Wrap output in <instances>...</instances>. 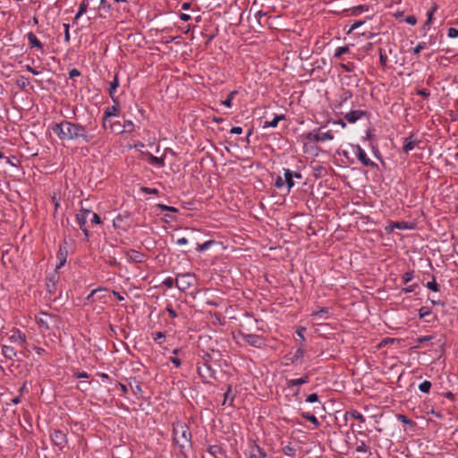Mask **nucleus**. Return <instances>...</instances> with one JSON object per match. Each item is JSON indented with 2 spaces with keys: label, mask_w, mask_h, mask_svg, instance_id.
<instances>
[{
  "label": "nucleus",
  "mask_w": 458,
  "mask_h": 458,
  "mask_svg": "<svg viewBox=\"0 0 458 458\" xmlns=\"http://www.w3.org/2000/svg\"><path fill=\"white\" fill-rule=\"evenodd\" d=\"M96 129L97 124H93L91 122L86 125H81L68 121V140H76L81 139L83 142L89 143L95 138V134L93 132Z\"/></svg>",
  "instance_id": "nucleus-1"
},
{
  "label": "nucleus",
  "mask_w": 458,
  "mask_h": 458,
  "mask_svg": "<svg viewBox=\"0 0 458 458\" xmlns=\"http://www.w3.org/2000/svg\"><path fill=\"white\" fill-rule=\"evenodd\" d=\"M174 441L181 447H184L185 444H190L191 439V433L185 424H177L174 428Z\"/></svg>",
  "instance_id": "nucleus-2"
},
{
  "label": "nucleus",
  "mask_w": 458,
  "mask_h": 458,
  "mask_svg": "<svg viewBox=\"0 0 458 458\" xmlns=\"http://www.w3.org/2000/svg\"><path fill=\"white\" fill-rule=\"evenodd\" d=\"M323 127L315 129L310 132L305 133L304 138L310 142H323L334 140L332 131H322Z\"/></svg>",
  "instance_id": "nucleus-3"
},
{
  "label": "nucleus",
  "mask_w": 458,
  "mask_h": 458,
  "mask_svg": "<svg viewBox=\"0 0 458 458\" xmlns=\"http://www.w3.org/2000/svg\"><path fill=\"white\" fill-rule=\"evenodd\" d=\"M194 281L195 278L191 274H182L177 276L175 285L179 291L185 293L193 285Z\"/></svg>",
  "instance_id": "nucleus-4"
},
{
  "label": "nucleus",
  "mask_w": 458,
  "mask_h": 458,
  "mask_svg": "<svg viewBox=\"0 0 458 458\" xmlns=\"http://www.w3.org/2000/svg\"><path fill=\"white\" fill-rule=\"evenodd\" d=\"M50 439L53 445L57 446L60 451H63L68 443L67 434L64 430H54L50 434Z\"/></svg>",
  "instance_id": "nucleus-5"
},
{
  "label": "nucleus",
  "mask_w": 458,
  "mask_h": 458,
  "mask_svg": "<svg viewBox=\"0 0 458 458\" xmlns=\"http://www.w3.org/2000/svg\"><path fill=\"white\" fill-rule=\"evenodd\" d=\"M8 341L21 347L26 345V335L18 328H13L8 334Z\"/></svg>",
  "instance_id": "nucleus-6"
},
{
  "label": "nucleus",
  "mask_w": 458,
  "mask_h": 458,
  "mask_svg": "<svg viewBox=\"0 0 458 458\" xmlns=\"http://www.w3.org/2000/svg\"><path fill=\"white\" fill-rule=\"evenodd\" d=\"M67 127H68V121H62L59 123H54L51 126V130L55 134L57 135V137L62 140H68V132H67Z\"/></svg>",
  "instance_id": "nucleus-7"
},
{
  "label": "nucleus",
  "mask_w": 458,
  "mask_h": 458,
  "mask_svg": "<svg viewBox=\"0 0 458 458\" xmlns=\"http://www.w3.org/2000/svg\"><path fill=\"white\" fill-rule=\"evenodd\" d=\"M198 372L199 376L205 380H209L216 377V370L211 367L210 364L207 362H204L198 367Z\"/></svg>",
  "instance_id": "nucleus-8"
},
{
  "label": "nucleus",
  "mask_w": 458,
  "mask_h": 458,
  "mask_svg": "<svg viewBox=\"0 0 458 458\" xmlns=\"http://www.w3.org/2000/svg\"><path fill=\"white\" fill-rule=\"evenodd\" d=\"M91 214L89 209H81L76 215V222L80 225V228L83 231L84 234L89 237V231L86 228V223L88 216Z\"/></svg>",
  "instance_id": "nucleus-9"
},
{
  "label": "nucleus",
  "mask_w": 458,
  "mask_h": 458,
  "mask_svg": "<svg viewBox=\"0 0 458 458\" xmlns=\"http://www.w3.org/2000/svg\"><path fill=\"white\" fill-rule=\"evenodd\" d=\"M354 148H355V155H356L358 160L363 165H365V166H374L375 165V163L368 157L365 150L360 146L356 145L354 147Z\"/></svg>",
  "instance_id": "nucleus-10"
},
{
  "label": "nucleus",
  "mask_w": 458,
  "mask_h": 458,
  "mask_svg": "<svg viewBox=\"0 0 458 458\" xmlns=\"http://www.w3.org/2000/svg\"><path fill=\"white\" fill-rule=\"evenodd\" d=\"M367 115V112L363 110H351L344 114L345 120L350 123H354L357 121Z\"/></svg>",
  "instance_id": "nucleus-11"
},
{
  "label": "nucleus",
  "mask_w": 458,
  "mask_h": 458,
  "mask_svg": "<svg viewBox=\"0 0 458 458\" xmlns=\"http://www.w3.org/2000/svg\"><path fill=\"white\" fill-rule=\"evenodd\" d=\"M127 216L123 215H117L113 220V225L115 229H120L122 231L126 232L129 229V225L127 223Z\"/></svg>",
  "instance_id": "nucleus-12"
},
{
  "label": "nucleus",
  "mask_w": 458,
  "mask_h": 458,
  "mask_svg": "<svg viewBox=\"0 0 458 458\" xmlns=\"http://www.w3.org/2000/svg\"><path fill=\"white\" fill-rule=\"evenodd\" d=\"M243 340L251 346L260 348L263 344L261 336L254 334H247L243 335Z\"/></svg>",
  "instance_id": "nucleus-13"
},
{
  "label": "nucleus",
  "mask_w": 458,
  "mask_h": 458,
  "mask_svg": "<svg viewBox=\"0 0 458 458\" xmlns=\"http://www.w3.org/2000/svg\"><path fill=\"white\" fill-rule=\"evenodd\" d=\"M26 36L29 40L30 47L31 48H38V50H40L41 53H44L43 44L39 41V39L33 32H29Z\"/></svg>",
  "instance_id": "nucleus-14"
},
{
  "label": "nucleus",
  "mask_w": 458,
  "mask_h": 458,
  "mask_svg": "<svg viewBox=\"0 0 458 458\" xmlns=\"http://www.w3.org/2000/svg\"><path fill=\"white\" fill-rule=\"evenodd\" d=\"M56 258L58 260V264L56 265L55 268L59 269L62 267H64L66 262L67 250L65 247L60 246Z\"/></svg>",
  "instance_id": "nucleus-15"
},
{
  "label": "nucleus",
  "mask_w": 458,
  "mask_h": 458,
  "mask_svg": "<svg viewBox=\"0 0 458 458\" xmlns=\"http://www.w3.org/2000/svg\"><path fill=\"white\" fill-rule=\"evenodd\" d=\"M416 144V139L413 137V135H411L403 139V149L405 153H408L415 148Z\"/></svg>",
  "instance_id": "nucleus-16"
},
{
  "label": "nucleus",
  "mask_w": 458,
  "mask_h": 458,
  "mask_svg": "<svg viewBox=\"0 0 458 458\" xmlns=\"http://www.w3.org/2000/svg\"><path fill=\"white\" fill-rule=\"evenodd\" d=\"M250 458H267V454L262 447L255 445L251 448Z\"/></svg>",
  "instance_id": "nucleus-17"
},
{
  "label": "nucleus",
  "mask_w": 458,
  "mask_h": 458,
  "mask_svg": "<svg viewBox=\"0 0 458 458\" xmlns=\"http://www.w3.org/2000/svg\"><path fill=\"white\" fill-rule=\"evenodd\" d=\"M114 105L111 106H108L105 109L104 111V115H106V117H116L118 116L119 114V103L118 101L116 100V102H114Z\"/></svg>",
  "instance_id": "nucleus-18"
},
{
  "label": "nucleus",
  "mask_w": 458,
  "mask_h": 458,
  "mask_svg": "<svg viewBox=\"0 0 458 458\" xmlns=\"http://www.w3.org/2000/svg\"><path fill=\"white\" fill-rule=\"evenodd\" d=\"M284 181L286 184L288 191L294 186L293 177L292 171L289 168H284Z\"/></svg>",
  "instance_id": "nucleus-19"
},
{
  "label": "nucleus",
  "mask_w": 458,
  "mask_h": 458,
  "mask_svg": "<svg viewBox=\"0 0 458 458\" xmlns=\"http://www.w3.org/2000/svg\"><path fill=\"white\" fill-rule=\"evenodd\" d=\"M126 257L131 261L141 262L143 260L144 255L135 250H130L127 251Z\"/></svg>",
  "instance_id": "nucleus-20"
},
{
  "label": "nucleus",
  "mask_w": 458,
  "mask_h": 458,
  "mask_svg": "<svg viewBox=\"0 0 458 458\" xmlns=\"http://www.w3.org/2000/svg\"><path fill=\"white\" fill-rule=\"evenodd\" d=\"M2 354L8 360H12L17 355L16 350L10 345L4 344L2 346Z\"/></svg>",
  "instance_id": "nucleus-21"
},
{
  "label": "nucleus",
  "mask_w": 458,
  "mask_h": 458,
  "mask_svg": "<svg viewBox=\"0 0 458 458\" xmlns=\"http://www.w3.org/2000/svg\"><path fill=\"white\" fill-rule=\"evenodd\" d=\"M148 159L150 165H156L157 167H163L165 165V157H155L150 153H148Z\"/></svg>",
  "instance_id": "nucleus-22"
},
{
  "label": "nucleus",
  "mask_w": 458,
  "mask_h": 458,
  "mask_svg": "<svg viewBox=\"0 0 458 458\" xmlns=\"http://www.w3.org/2000/svg\"><path fill=\"white\" fill-rule=\"evenodd\" d=\"M309 382V375H305L300 378L287 380V387L292 388L296 386L303 385Z\"/></svg>",
  "instance_id": "nucleus-23"
},
{
  "label": "nucleus",
  "mask_w": 458,
  "mask_h": 458,
  "mask_svg": "<svg viewBox=\"0 0 458 458\" xmlns=\"http://www.w3.org/2000/svg\"><path fill=\"white\" fill-rule=\"evenodd\" d=\"M285 116L284 114L276 115L271 121L264 122L263 128H276L278 125V123L282 120H284Z\"/></svg>",
  "instance_id": "nucleus-24"
},
{
  "label": "nucleus",
  "mask_w": 458,
  "mask_h": 458,
  "mask_svg": "<svg viewBox=\"0 0 458 458\" xmlns=\"http://www.w3.org/2000/svg\"><path fill=\"white\" fill-rule=\"evenodd\" d=\"M352 98V93L349 89H344L341 95L339 96V104L338 107H342L348 100Z\"/></svg>",
  "instance_id": "nucleus-25"
},
{
  "label": "nucleus",
  "mask_w": 458,
  "mask_h": 458,
  "mask_svg": "<svg viewBox=\"0 0 458 458\" xmlns=\"http://www.w3.org/2000/svg\"><path fill=\"white\" fill-rule=\"evenodd\" d=\"M118 86H119V81H118L117 76L115 75L114 78V81L112 82H110V87H109V96L114 102H116V98L114 95H115V91H116Z\"/></svg>",
  "instance_id": "nucleus-26"
},
{
  "label": "nucleus",
  "mask_w": 458,
  "mask_h": 458,
  "mask_svg": "<svg viewBox=\"0 0 458 458\" xmlns=\"http://www.w3.org/2000/svg\"><path fill=\"white\" fill-rule=\"evenodd\" d=\"M369 11V7L365 4H360L350 9V15L358 16L360 13Z\"/></svg>",
  "instance_id": "nucleus-27"
},
{
  "label": "nucleus",
  "mask_w": 458,
  "mask_h": 458,
  "mask_svg": "<svg viewBox=\"0 0 458 458\" xmlns=\"http://www.w3.org/2000/svg\"><path fill=\"white\" fill-rule=\"evenodd\" d=\"M369 448L367 445V444L365 443V441L357 439V441L355 443V451L357 453L366 454L369 452Z\"/></svg>",
  "instance_id": "nucleus-28"
},
{
  "label": "nucleus",
  "mask_w": 458,
  "mask_h": 458,
  "mask_svg": "<svg viewBox=\"0 0 458 458\" xmlns=\"http://www.w3.org/2000/svg\"><path fill=\"white\" fill-rule=\"evenodd\" d=\"M301 416L303 419H305V420H307L310 421V422H311L315 427H318V426L320 425V423H319L318 420L317 419V417H316L314 414H311V413H310V412L302 411V412L301 413Z\"/></svg>",
  "instance_id": "nucleus-29"
},
{
  "label": "nucleus",
  "mask_w": 458,
  "mask_h": 458,
  "mask_svg": "<svg viewBox=\"0 0 458 458\" xmlns=\"http://www.w3.org/2000/svg\"><path fill=\"white\" fill-rule=\"evenodd\" d=\"M237 94H238L237 90L231 91L229 93V95L227 96L226 99H225L224 101L221 102L222 105H224L225 106H226L228 108H231L233 106V100Z\"/></svg>",
  "instance_id": "nucleus-30"
},
{
  "label": "nucleus",
  "mask_w": 458,
  "mask_h": 458,
  "mask_svg": "<svg viewBox=\"0 0 458 458\" xmlns=\"http://www.w3.org/2000/svg\"><path fill=\"white\" fill-rule=\"evenodd\" d=\"M437 5L436 4H434V5L431 7V9L428 11V13H427L428 18L423 25L424 29L426 28V26L429 25L432 22L433 14L437 11Z\"/></svg>",
  "instance_id": "nucleus-31"
},
{
  "label": "nucleus",
  "mask_w": 458,
  "mask_h": 458,
  "mask_svg": "<svg viewBox=\"0 0 458 458\" xmlns=\"http://www.w3.org/2000/svg\"><path fill=\"white\" fill-rule=\"evenodd\" d=\"M208 452L213 458H215L218 454H224L223 449L216 445H210L208 449Z\"/></svg>",
  "instance_id": "nucleus-32"
},
{
  "label": "nucleus",
  "mask_w": 458,
  "mask_h": 458,
  "mask_svg": "<svg viewBox=\"0 0 458 458\" xmlns=\"http://www.w3.org/2000/svg\"><path fill=\"white\" fill-rule=\"evenodd\" d=\"M345 416H350L351 418L358 420H360L362 423L365 421L364 416L360 411H358L356 410H352V411H351L349 412H346Z\"/></svg>",
  "instance_id": "nucleus-33"
},
{
  "label": "nucleus",
  "mask_w": 458,
  "mask_h": 458,
  "mask_svg": "<svg viewBox=\"0 0 458 458\" xmlns=\"http://www.w3.org/2000/svg\"><path fill=\"white\" fill-rule=\"evenodd\" d=\"M109 117H106V115H103V119H102V125H103V128L104 129H109L110 131H115V128H114V123H111L109 121Z\"/></svg>",
  "instance_id": "nucleus-34"
},
{
  "label": "nucleus",
  "mask_w": 458,
  "mask_h": 458,
  "mask_svg": "<svg viewBox=\"0 0 458 458\" xmlns=\"http://www.w3.org/2000/svg\"><path fill=\"white\" fill-rule=\"evenodd\" d=\"M349 47H338L335 50L334 57L340 58L344 54L349 53Z\"/></svg>",
  "instance_id": "nucleus-35"
},
{
  "label": "nucleus",
  "mask_w": 458,
  "mask_h": 458,
  "mask_svg": "<svg viewBox=\"0 0 458 458\" xmlns=\"http://www.w3.org/2000/svg\"><path fill=\"white\" fill-rule=\"evenodd\" d=\"M214 244V241H207L201 244H197L196 250L199 252L208 250Z\"/></svg>",
  "instance_id": "nucleus-36"
},
{
  "label": "nucleus",
  "mask_w": 458,
  "mask_h": 458,
  "mask_svg": "<svg viewBox=\"0 0 458 458\" xmlns=\"http://www.w3.org/2000/svg\"><path fill=\"white\" fill-rule=\"evenodd\" d=\"M431 382L430 381H428V380H424L423 382H421L420 385H419V389L420 391H421L422 393H428L430 391V388H431Z\"/></svg>",
  "instance_id": "nucleus-37"
},
{
  "label": "nucleus",
  "mask_w": 458,
  "mask_h": 458,
  "mask_svg": "<svg viewBox=\"0 0 458 458\" xmlns=\"http://www.w3.org/2000/svg\"><path fill=\"white\" fill-rule=\"evenodd\" d=\"M282 451L287 456H294L296 454V449L291 445L284 446Z\"/></svg>",
  "instance_id": "nucleus-38"
},
{
  "label": "nucleus",
  "mask_w": 458,
  "mask_h": 458,
  "mask_svg": "<svg viewBox=\"0 0 458 458\" xmlns=\"http://www.w3.org/2000/svg\"><path fill=\"white\" fill-rule=\"evenodd\" d=\"M122 127L123 130L118 131L119 133L123 132L124 130L129 132H131L134 130V124L131 120H124V123Z\"/></svg>",
  "instance_id": "nucleus-39"
},
{
  "label": "nucleus",
  "mask_w": 458,
  "mask_h": 458,
  "mask_svg": "<svg viewBox=\"0 0 458 458\" xmlns=\"http://www.w3.org/2000/svg\"><path fill=\"white\" fill-rule=\"evenodd\" d=\"M304 355H305V351L301 346H300L299 348H297V350L295 351V352L293 354V362H295L298 360L303 358Z\"/></svg>",
  "instance_id": "nucleus-40"
},
{
  "label": "nucleus",
  "mask_w": 458,
  "mask_h": 458,
  "mask_svg": "<svg viewBox=\"0 0 458 458\" xmlns=\"http://www.w3.org/2000/svg\"><path fill=\"white\" fill-rule=\"evenodd\" d=\"M340 67L346 72H352L355 69V64L353 63L341 64Z\"/></svg>",
  "instance_id": "nucleus-41"
},
{
  "label": "nucleus",
  "mask_w": 458,
  "mask_h": 458,
  "mask_svg": "<svg viewBox=\"0 0 458 458\" xmlns=\"http://www.w3.org/2000/svg\"><path fill=\"white\" fill-rule=\"evenodd\" d=\"M426 47H427L426 43L420 42L412 49V53H413V55L418 56L420 55V51L425 49Z\"/></svg>",
  "instance_id": "nucleus-42"
},
{
  "label": "nucleus",
  "mask_w": 458,
  "mask_h": 458,
  "mask_svg": "<svg viewBox=\"0 0 458 458\" xmlns=\"http://www.w3.org/2000/svg\"><path fill=\"white\" fill-rule=\"evenodd\" d=\"M366 21H355L350 27V29L347 31V34L352 33L353 30L358 29L359 27L362 26Z\"/></svg>",
  "instance_id": "nucleus-43"
},
{
  "label": "nucleus",
  "mask_w": 458,
  "mask_h": 458,
  "mask_svg": "<svg viewBox=\"0 0 458 458\" xmlns=\"http://www.w3.org/2000/svg\"><path fill=\"white\" fill-rule=\"evenodd\" d=\"M88 6H89L88 0H83L79 6V10H78L79 15H83L87 12Z\"/></svg>",
  "instance_id": "nucleus-44"
},
{
  "label": "nucleus",
  "mask_w": 458,
  "mask_h": 458,
  "mask_svg": "<svg viewBox=\"0 0 458 458\" xmlns=\"http://www.w3.org/2000/svg\"><path fill=\"white\" fill-rule=\"evenodd\" d=\"M427 287L433 292L439 291L438 284H437L436 279L434 277H433L432 281H429L427 283Z\"/></svg>",
  "instance_id": "nucleus-45"
},
{
  "label": "nucleus",
  "mask_w": 458,
  "mask_h": 458,
  "mask_svg": "<svg viewBox=\"0 0 458 458\" xmlns=\"http://www.w3.org/2000/svg\"><path fill=\"white\" fill-rule=\"evenodd\" d=\"M157 208L162 211L178 212V209L174 207L166 206L165 204H158Z\"/></svg>",
  "instance_id": "nucleus-46"
},
{
  "label": "nucleus",
  "mask_w": 458,
  "mask_h": 458,
  "mask_svg": "<svg viewBox=\"0 0 458 458\" xmlns=\"http://www.w3.org/2000/svg\"><path fill=\"white\" fill-rule=\"evenodd\" d=\"M63 27H64V41L66 43H69L71 40V36H70V31H69L70 26L67 23H64Z\"/></svg>",
  "instance_id": "nucleus-47"
},
{
  "label": "nucleus",
  "mask_w": 458,
  "mask_h": 458,
  "mask_svg": "<svg viewBox=\"0 0 458 458\" xmlns=\"http://www.w3.org/2000/svg\"><path fill=\"white\" fill-rule=\"evenodd\" d=\"M414 277V275H413V272L412 271H408L406 273L403 274V282L404 284H408L409 282H411Z\"/></svg>",
  "instance_id": "nucleus-48"
},
{
  "label": "nucleus",
  "mask_w": 458,
  "mask_h": 458,
  "mask_svg": "<svg viewBox=\"0 0 458 458\" xmlns=\"http://www.w3.org/2000/svg\"><path fill=\"white\" fill-rule=\"evenodd\" d=\"M327 312H328V310H327V308H320V309H318V310H314V311L312 312V316H314V317H318V318H322V316H323L324 314H327Z\"/></svg>",
  "instance_id": "nucleus-49"
},
{
  "label": "nucleus",
  "mask_w": 458,
  "mask_h": 458,
  "mask_svg": "<svg viewBox=\"0 0 458 458\" xmlns=\"http://www.w3.org/2000/svg\"><path fill=\"white\" fill-rule=\"evenodd\" d=\"M431 311L426 308V307H422L419 310V317L420 318H426L427 316L430 315Z\"/></svg>",
  "instance_id": "nucleus-50"
},
{
  "label": "nucleus",
  "mask_w": 458,
  "mask_h": 458,
  "mask_svg": "<svg viewBox=\"0 0 458 458\" xmlns=\"http://www.w3.org/2000/svg\"><path fill=\"white\" fill-rule=\"evenodd\" d=\"M447 36L450 38H458V30L455 29V28L448 29Z\"/></svg>",
  "instance_id": "nucleus-51"
},
{
  "label": "nucleus",
  "mask_w": 458,
  "mask_h": 458,
  "mask_svg": "<svg viewBox=\"0 0 458 458\" xmlns=\"http://www.w3.org/2000/svg\"><path fill=\"white\" fill-rule=\"evenodd\" d=\"M165 310L168 312L169 316L173 318H176L177 312L173 309L171 304H168L165 308Z\"/></svg>",
  "instance_id": "nucleus-52"
},
{
  "label": "nucleus",
  "mask_w": 458,
  "mask_h": 458,
  "mask_svg": "<svg viewBox=\"0 0 458 458\" xmlns=\"http://www.w3.org/2000/svg\"><path fill=\"white\" fill-rule=\"evenodd\" d=\"M306 402H308V403L318 402V395L316 393L310 394L307 396Z\"/></svg>",
  "instance_id": "nucleus-53"
},
{
  "label": "nucleus",
  "mask_w": 458,
  "mask_h": 458,
  "mask_svg": "<svg viewBox=\"0 0 458 458\" xmlns=\"http://www.w3.org/2000/svg\"><path fill=\"white\" fill-rule=\"evenodd\" d=\"M163 284L168 287L172 288L174 286V280L172 277H167L163 281Z\"/></svg>",
  "instance_id": "nucleus-54"
},
{
  "label": "nucleus",
  "mask_w": 458,
  "mask_h": 458,
  "mask_svg": "<svg viewBox=\"0 0 458 458\" xmlns=\"http://www.w3.org/2000/svg\"><path fill=\"white\" fill-rule=\"evenodd\" d=\"M165 334H164V333H162V332H159V331H158V332H153V333H152V338H153L155 341H158V340L163 339V338H165Z\"/></svg>",
  "instance_id": "nucleus-55"
},
{
  "label": "nucleus",
  "mask_w": 458,
  "mask_h": 458,
  "mask_svg": "<svg viewBox=\"0 0 458 458\" xmlns=\"http://www.w3.org/2000/svg\"><path fill=\"white\" fill-rule=\"evenodd\" d=\"M79 76H81V72L78 69L73 68V69L69 71V77L71 79L75 78V77H79Z\"/></svg>",
  "instance_id": "nucleus-56"
},
{
  "label": "nucleus",
  "mask_w": 458,
  "mask_h": 458,
  "mask_svg": "<svg viewBox=\"0 0 458 458\" xmlns=\"http://www.w3.org/2000/svg\"><path fill=\"white\" fill-rule=\"evenodd\" d=\"M284 185V181L281 176H278L275 182V186L278 189L283 188Z\"/></svg>",
  "instance_id": "nucleus-57"
},
{
  "label": "nucleus",
  "mask_w": 458,
  "mask_h": 458,
  "mask_svg": "<svg viewBox=\"0 0 458 458\" xmlns=\"http://www.w3.org/2000/svg\"><path fill=\"white\" fill-rule=\"evenodd\" d=\"M90 215H91V223L96 224V225L101 224V219L98 214L92 213Z\"/></svg>",
  "instance_id": "nucleus-58"
},
{
  "label": "nucleus",
  "mask_w": 458,
  "mask_h": 458,
  "mask_svg": "<svg viewBox=\"0 0 458 458\" xmlns=\"http://www.w3.org/2000/svg\"><path fill=\"white\" fill-rule=\"evenodd\" d=\"M405 21L410 25H415L417 23V18L413 15L407 16Z\"/></svg>",
  "instance_id": "nucleus-59"
},
{
  "label": "nucleus",
  "mask_w": 458,
  "mask_h": 458,
  "mask_svg": "<svg viewBox=\"0 0 458 458\" xmlns=\"http://www.w3.org/2000/svg\"><path fill=\"white\" fill-rule=\"evenodd\" d=\"M169 360L176 368H179L182 364L181 360L174 356H171Z\"/></svg>",
  "instance_id": "nucleus-60"
},
{
  "label": "nucleus",
  "mask_w": 458,
  "mask_h": 458,
  "mask_svg": "<svg viewBox=\"0 0 458 458\" xmlns=\"http://www.w3.org/2000/svg\"><path fill=\"white\" fill-rule=\"evenodd\" d=\"M417 94L421 97L428 98V97H429L430 92L427 89H420L417 91Z\"/></svg>",
  "instance_id": "nucleus-61"
},
{
  "label": "nucleus",
  "mask_w": 458,
  "mask_h": 458,
  "mask_svg": "<svg viewBox=\"0 0 458 458\" xmlns=\"http://www.w3.org/2000/svg\"><path fill=\"white\" fill-rule=\"evenodd\" d=\"M142 191H144L147 194H157L158 193V191L155 188L144 187V188H142Z\"/></svg>",
  "instance_id": "nucleus-62"
},
{
  "label": "nucleus",
  "mask_w": 458,
  "mask_h": 458,
  "mask_svg": "<svg viewBox=\"0 0 458 458\" xmlns=\"http://www.w3.org/2000/svg\"><path fill=\"white\" fill-rule=\"evenodd\" d=\"M266 15V13H264L263 11H257L255 13H254V17L257 19L258 22L260 21V19L262 17H264Z\"/></svg>",
  "instance_id": "nucleus-63"
},
{
  "label": "nucleus",
  "mask_w": 458,
  "mask_h": 458,
  "mask_svg": "<svg viewBox=\"0 0 458 458\" xmlns=\"http://www.w3.org/2000/svg\"><path fill=\"white\" fill-rule=\"evenodd\" d=\"M232 134H242V128L240 126L233 127L230 131Z\"/></svg>",
  "instance_id": "nucleus-64"
}]
</instances>
